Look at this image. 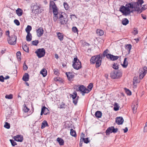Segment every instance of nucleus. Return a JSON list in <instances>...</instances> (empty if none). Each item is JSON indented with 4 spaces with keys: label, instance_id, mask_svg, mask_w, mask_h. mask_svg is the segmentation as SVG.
Returning <instances> with one entry per match:
<instances>
[{
    "label": "nucleus",
    "instance_id": "60",
    "mask_svg": "<svg viewBox=\"0 0 147 147\" xmlns=\"http://www.w3.org/2000/svg\"><path fill=\"white\" fill-rule=\"evenodd\" d=\"M142 9L143 10H144L147 9V4L143 5V6L142 7Z\"/></svg>",
    "mask_w": 147,
    "mask_h": 147
},
{
    "label": "nucleus",
    "instance_id": "55",
    "mask_svg": "<svg viewBox=\"0 0 147 147\" xmlns=\"http://www.w3.org/2000/svg\"><path fill=\"white\" fill-rule=\"evenodd\" d=\"M14 23L17 26H19L20 25V23L18 20H15L14 21Z\"/></svg>",
    "mask_w": 147,
    "mask_h": 147
},
{
    "label": "nucleus",
    "instance_id": "46",
    "mask_svg": "<svg viewBox=\"0 0 147 147\" xmlns=\"http://www.w3.org/2000/svg\"><path fill=\"white\" fill-rule=\"evenodd\" d=\"M5 98L8 99H11L13 98V94H10L9 95H6Z\"/></svg>",
    "mask_w": 147,
    "mask_h": 147
},
{
    "label": "nucleus",
    "instance_id": "26",
    "mask_svg": "<svg viewBox=\"0 0 147 147\" xmlns=\"http://www.w3.org/2000/svg\"><path fill=\"white\" fill-rule=\"evenodd\" d=\"M136 3V6H141L144 3L143 0H137V2H135Z\"/></svg>",
    "mask_w": 147,
    "mask_h": 147
},
{
    "label": "nucleus",
    "instance_id": "42",
    "mask_svg": "<svg viewBox=\"0 0 147 147\" xmlns=\"http://www.w3.org/2000/svg\"><path fill=\"white\" fill-rule=\"evenodd\" d=\"M32 44L34 46H37L39 43V41L38 40H36L32 42Z\"/></svg>",
    "mask_w": 147,
    "mask_h": 147
},
{
    "label": "nucleus",
    "instance_id": "3",
    "mask_svg": "<svg viewBox=\"0 0 147 147\" xmlns=\"http://www.w3.org/2000/svg\"><path fill=\"white\" fill-rule=\"evenodd\" d=\"M72 65L74 68L76 70H78L82 67L81 62L77 57L74 58Z\"/></svg>",
    "mask_w": 147,
    "mask_h": 147
},
{
    "label": "nucleus",
    "instance_id": "8",
    "mask_svg": "<svg viewBox=\"0 0 147 147\" xmlns=\"http://www.w3.org/2000/svg\"><path fill=\"white\" fill-rule=\"evenodd\" d=\"M43 11V9L41 8L40 6L38 5L37 4L33 7L32 11H34L35 14H39Z\"/></svg>",
    "mask_w": 147,
    "mask_h": 147
},
{
    "label": "nucleus",
    "instance_id": "16",
    "mask_svg": "<svg viewBox=\"0 0 147 147\" xmlns=\"http://www.w3.org/2000/svg\"><path fill=\"white\" fill-rule=\"evenodd\" d=\"M136 4L135 2L130 3L126 4L125 5V6H127L128 8L129 9L130 8L134 9V8H135L136 6Z\"/></svg>",
    "mask_w": 147,
    "mask_h": 147
},
{
    "label": "nucleus",
    "instance_id": "36",
    "mask_svg": "<svg viewBox=\"0 0 147 147\" xmlns=\"http://www.w3.org/2000/svg\"><path fill=\"white\" fill-rule=\"evenodd\" d=\"M23 50L26 52L28 53L29 51V47L26 45H24L22 47Z\"/></svg>",
    "mask_w": 147,
    "mask_h": 147
},
{
    "label": "nucleus",
    "instance_id": "45",
    "mask_svg": "<svg viewBox=\"0 0 147 147\" xmlns=\"http://www.w3.org/2000/svg\"><path fill=\"white\" fill-rule=\"evenodd\" d=\"M108 49H106L105 51L102 53L103 56L104 57H105L106 56L107 57V55L109 54H108Z\"/></svg>",
    "mask_w": 147,
    "mask_h": 147
},
{
    "label": "nucleus",
    "instance_id": "27",
    "mask_svg": "<svg viewBox=\"0 0 147 147\" xmlns=\"http://www.w3.org/2000/svg\"><path fill=\"white\" fill-rule=\"evenodd\" d=\"M57 34L59 39L60 41L62 40L63 38V36L62 34L60 32H57Z\"/></svg>",
    "mask_w": 147,
    "mask_h": 147
},
{
    "label": "nucleus",
    "instance_id": "40",
    "mask_svg": "<svg viewBox=\"0 0 147 147\" xmlns=\"http://www.w3.org/2000/svg\"><path fill=\"white\" fill-rule=\"evenodd\" d=\"M124 90L125 91L127 95H131V92L128 89L126 88H125Z\"/></svg>",
    "mask_w": 147,
    "mask_h": 147
},
{
    "label": "nucleus",
    "instance_id": "49",
    "mask_svg": "<svg viewBox=\"0 0 147 147\" xmlns=\"http://www.w3.org/2000/svg\"><path fill=\"white\" fill-rule=\"evenodd\" d=\"M72 31L74 33L78 32V30L76 27L73 26L72 28Z\"/></svg>",
    "mask_w": 147,
    "mask_h": 147
},
{
    "label": "nucleus",
    "instance_id": "22",
    "mask_svg": "<svg viewBox=\"0 0 147 147\" xmlns=\"http://www.w3.org/2000/svg\"><path fill=\"white\" fill-rule=\"evenodd\" d=\"M48 124L46 121H44L42 123L41 128L42 129L44 128L46 126H48Z\"/></svg>",
    "mask_w": 147,
    "mask_h": 147
},
{
    "label": "nucleus",
    "instance_id": "52",
    "mask_svg": "<svg viewBox=\"0 0 147 147\" xmlns=\"http://www.w3.org/2000/svg\"><path fill=\"white\" fill-rule=\"evenodd\" d=\"M93 86V84L92 83H90L88 86V89H89V90L90 91L92 90V88Z\"/></svg>",
    "mask_w": 147,
    "mask_h": 147
},
{
    "label": "nucleus",
    "instance_id": "64",
    "mask_svg": "<svg viewBox=\"0 0 147 147\" xmlns=\"http://www.w3.org/2000/svg\"><path fill=\"white\" fill-rule=\"evenodd\" d=\"M54 73L57 75H59V73L57 70H55L54 71Z\"/></svg>",
    "mask_w": 147,
    "mask_h": 147
},
{
    "label": "nucleus",
    "instance_id": "6",
    "mask_svg": "<svg viewBox=\"0 0 147 147\" xmlns=\"http://www.w3.org/2000/svg\"><path fill=\"white\" fill-rule=\"evenodd\" d=\"M17 37L14 34L9 36L7 38V41L9 44L11 45H15L16 43Z\"/></svg>",
    "mask_w": 147,
    "mask_h": 147
},
{
    "label": "nucleus",
    "instance_id": "29",
    "mask_svg": "<svg viewBox=\"0 0 147 147\" xmlns=\"http://www.w3.org/2000/svg\"><path fill=\"white\" fill-rule=\"evenodd\" d=\"M70 134L72 136L75 137H76L77 136L76 134L75 131L72 129H70Z\"/></svg>",
    "mask_w": 147,
    "mask_h": 147
},
{
    "label": "nucleus",
    "instance_id": "18",
    "mask_svg": "<svg viewBox=\"0 0 147 147\" xmlns=\"http://www.w3.org/2000/svg\"><path fill=\"white\" fill-rule=\"evenodd\" d=\"M29 79V76L27 73H25L22 77V80L25 82L28 81Z\"/></svg>",
    "mask_w": 147,
    "mask_h": 147
},
{
    "label": "nucleus",
    "instance_id": "24",
    "mask_svg": "<svg viewBox=\"0 0 147 147\" xmlns=\"http://www.w3.org/2000/svg\"><path fill=\"white\" fill-rule=\"evenodd\" d=\"M96 33L98 35L102 36L104 34V32L101 30L98 29L96 31Z\"/></svg>",
    "mask_w": 147,
    "mask_h": 147
},
{
    "label": "nucleus",
    "instance_id": "44",
    "mask_svg": "<svg viewBox=\"0 0 147 147\" xmlns=\"http://www.w3.org/2000/svg\"><path fill=\"white\" fill-rule=\"evenodd\" d=\"M56 6L55 2L53 1H50V7H52V8Z\"/></svg>",
    "mask_w": 147,
    "mask_h": 147
},
{
    "label": "nucleus",
    "instance_id": "57",
    "mask_svg": "<svg viewBox=\"0 0 147 147\" xmlns=\"http://www.w3.org/2000/svg\"><path fill=\"white\" fill-rule=\"evenodd\" d=\"M58 14H56V15H54L53 19L54 21L56 22L58 18Z\"/></svg>",
    "mask_w": 147,
    "mask_h": 147
},
{
    "label": "nucleus",
    "instance_id": "50",
    "mask_svg": "<svg viewBox=\"0 0 147 147\" xmlns=\"http://www.w3.org/2000/svg\"><path fill=\"white\" fill-rule=\"evenodd\" d=\"M46 109H45V110L44 111V114L45 115H47L48 113H49V110L46 107H45Z\"/></svg>",
    "mask_w": 147,
    "mask_h": 147
},
{
    "label": "nucleus",
    "instance_id": "62",
    "mask_svg": "<svg viewBox=\"0 0 147 147\" xmlns=\"http://www.w3.org/2000/svg\"><path fill=\"white\" fill-rule=\"evenodd\" d=\"M138 83L137 79V78H134L133 79V84L134 85L135 83Z\"/></svg>",
    "mask_w": 147,
    "mask_h": 147
},
{
    "label": "nucleus",
    "instance_id": "39",
    "mask_svg": "<svg viewBox=\"0 0 147 147\" xmlns=\"http://www.w3.org/2000/svg\"><path fill=\"white\" fill-rule=\"evenodd\" d=\"M21 54V52L20 51H18L16 53V56L18 61H20L21 60V58L20 57Z\"/></svg>",
    "mask_w": 147,
    "mask_h": 147
},
{
    "label": "nucleus",
    "instance_id": "4",
    "mask_svg": "<svg viewBox=\"0 0 147 147\" xmlns=\"http://www.w3.org/2000/svg\"><path fill=\"white\" fill-rule=\"evenodd\" d=\"M76 90L82 92V95L84 96L85 93H88L90 92L88 89L86 88L84 86L81 85L76 88Z\"/></svg>",
    "mask_w": 147,
    "mask_h": 147
},
{
    "label": "nucleus",
    "instance_id": "41",
    "mask_svg": "<svg viewBox=\"0 0 147 147\" xmlns=\"http://www.w3.org/2000/svg\"><path fill=\"white\" fill-rule=\"evenodd\" d=\"M63 5L65 9L66 10H68L69 9V7L68 4L67 3H64Z\"/></svg>",
    "mask_w": 147,
    "mask_h": 147
},
{
    "label": "nucleus",
    "instance_id": "35",
    "mask_svg": "<svg viewBox=\"0 0 147 147\" xmlns=\"http://www.w3.org/2000/svg\"><path fill=\"white\" fill-rule=\"evenodd\" d=\"M137 105H132V108L133 111V112L134 113H136V109L137 108Z\"/></svg>",
    "mask_w": 147,
    "mask_h": 147
},
{
    "label": "nucleus",
    "instance_id": "20",
    "mask_svg": "<svg viewBox=\"0 0 147 147\" xmlns=\"http://www.w3.org/2000/svg\"><path fill=\"white\" fill-rule=\"evenodd\" d=\"M40 73L42 75L43 77H45L47 75V70H46V69L43 68L41 71Z\"/></svg>",
    "mask_w": 147,
    "mask_h": 147
},
{
    "label": "nucleus",
    "instance_id": "34",
    "mask_svg": "<svg viewBox=\"0 0 147 147\" xmlns=\"http://www.w3.org/2000/svg\"><path fill=\"white\" fill-rule=\"evenodd\" d=\"M32 27L30 25H28L25 29L26 32L28 33H30V32L32 30Z\"/></svg>",
    "mask_w": 147,
    "mask_h": 147
},
{
    "label": "nucleus",
    "instance_id": "19",
    "mask_svg": "<svg viewBox=\"0 0 147 147\" xmlns=\"http://www.w3.org/2000/svg\"><path fill=\"white\" fill-rule=\"evenodd\" d=\"M16 14L19 16H22L23 13L22 10L20 8H18L16 10Z\"/></svg>",
    "mask_w": 147,
    "mask_h": 147
},
{
    "label": "nucleus",
    "instance_id": "33",
    "mask_svg": "<svg viewBox=\"0 0 147 147\" xmlns=\"http://www.w3.org/2000/svg\"><path fill=\"white\" fill-rule=\"evenodd\" d=\"M127 58H125L124 59V61L123 62V63L122 64V66L124 68H126L128 64V62L126 61Z\"/></svg>",
    "mask_w": 147,
    "mask_h": 147
},
{
    "label": "nucleus",
    "instance_id": "14",
    "mask_svg": "<svg viewBox=\"0 0 147 147\" xmlns=\"http://www.w3.org/2000/svg\"><path fill=\"white\" fill-rule=\"evenodd\" d=\"M37 35L38 37H41L43 34V30L42 27H40L36 30Z\"/></svg>",
    "mask_w": 147,
    "mask_h": 147
},
{
    "label": "nucleus",
    "instance_id": "7",
    "mask_svg": "<svg viewBox=\"0 0 147 147\" xmlns=\"http://www.w3.org/2000/svg\"><path fill=\"white\" fill-rule=\"evenodd\" d=\"M39 58L44 57L45 54V50L44 48L39 49L35 52Z\"/></svg>",
    "mask_w": 147,
    "mask_h": 147
},
{
    "label": "nucleus",
    "instance_id": "32",
    "mask_svg": "<svg viewBox=\"0 0 147 147\" xmlns=\"http://www.w3.org/2000/svg\"><path fill=\"white\" fill-rule=\"evenodd\" d=\"M119 106L118 105V104L117 102L114 103V110L115 111H117L119 110Z\"/></svg>",
    "mask_w": 147,
    "mask_h": 147
},
{
    "label": "nucleus",
    "instance_id": "5",
    "mask_svg": "<svg viewBox=\"0 0 147 147\" xmlns=\"http://www.w3.org/2000/svg\"><path fill=\"white\" fill-rule=\"evenodd\" d=\"M70 97L72 98L73 102L74 104L76 105H77L78 100L79 98V96H77V93L76 92L74 91L73 94H70Z\"/></svg>",
    "mask_w": 147,
    "mask_h": 147
},
{
    "label": "nucleus",
    "instance_id": "17",
    "mask_svg": "<svg viewBox=\"0 0 147 147\" xmlns=\"http://www.w3.org/2000/svg\"><path fill=\"white\" fill-rule=\"evenodd\" d=\"M13 138L15 141L20 142H22L23 139V137L20 135L14 136Z\"/></svg>",
    "mask_w": 147,
    "mask_h": 147
},
{
    "label": "nucleus",
    "instance_id": "54",
    "mask_svg": "<svg viewBox=\"0 0 147 147\" xmlns=\"http://www.w3.org/2000/svg\"><path fill=\"white\" fill-rule=\"evenodd\" d=\"M147 71V67L146 66L143 67V71H142V72H144L145 74L146 73Z\"/></svg>",
    "mask_w": 147,
    "mask_h": 147
},
{
    "label": "nucleus",
    "instance_id": "37",
    "mask_svg": "<svg viewBox=\"0 0 147 147\" xmlns=\"http://www.w3.org/2000/svg\"><path fill=\"white\" fill-rule=\"evenodd\" d=\"M119 65L117 63H114V64L112 65V67L114 69H118L119 67Z\"/></svg>",
    "mask_w": 147,
    "mask_h": 147
},
{
    "label": "nucleus",
    "instance_id": "12",
    "mask_svg": "<svg viewBox=\"0 0 147 147\" xmlns=\"http://www.w3.org/2000/svg\"><path fill=\"white\" fill-rule=\"evenodd\" d=\"M66 74L67 77L68 79L71 82L73 80V79L74 77V75L70 72L66 73Z\"/></svg>",
    "mask_w": 147,
    "mask_h": 147
},
{
    "label": "nucleus",
    "instance_id": "28",
    "mask_svg": "<svg viewBox=\"0 0 147 147\" xmlns=\"http://www.w3.org/2000/svg\"><path fill=\"white\" fill-rule=\"evenodd\" d=\"M138 6H136L135 7V8H134V11H136L137 12V13H141L143 11L142 9V8L140 9V7H138Z\"/></svg>",
    "mask_w": 147,
    "mask_h": 147
},
{
    "label": "nucleus",
    "instance_id": "25",
    "mask_svg": "<svg viewBox=\"0 0 147 147\" xmlns=\"http://www.w3.org/2000/svg\"><path fill=\"white\" fill-rule=\"evenodd\" d=\"M102 113L100 111H97L95 112V116L98 118H100L101 117Z\"/></svg>",
    "mask_w": 147,
    "mask_h": 147
},
{
    "label": "nucleus",
    "instance_id": "53",
    "mask_svg": "<svg viewBox=\"0 0 147 147\" xmlns=\"http://www.w3.org/2000/svg\"><path fill=\"white\" fill-rule=\"evenodd\" d=\"M82 140L83 141H84V142L85 143L87 144L89 142V141L88 140V138H83Z\"/></svg>",
    "mask_w": 147,
    "mask_h": 147
},
{
    "label": "nucleus",
    "instance_id": "61",
    "mask_svg": "<svg viewBox=\"0 0 147 147\" xmlns=\"http://www.w3.org/2000/svg\"><path fill=\"white\" fill-rule=\"evenodd\" d=\"M138 31L136 28H134V31L133 33L134 35H136L138 33Z\"/></svg>",
    "mask_w": 147,
    "mask_h": 147
},
{
    "label": "nucleus",
    "instance_id": "1",
    "mask_svg": "<svg viewBox=\"0 0 147 147\" xmlns=\"http://www.w3.org/2000/svg\"><path fill=\"white\" fill-rule=\"evenodd\" d=\"M102 58L100 55H97L92 57L90 59L91 64H94L96 63V68H98L101 63Z\"/></svg>",
    "mask_w": 147,
    "mask_h": 147
},
{
    "label": "nucleus",
    "instance_id": "59",
    "mask_svg": "<svg viewBox=\"0 0 147 147\" xmlns=\"http://www.w3.org/2000/svg\"><path fill=\"white\" fill-rule=\"evenodd\" d=\"M146 74L144 72H142V73L140 75V79H142L145 76Z\"/></svg>",
    "mask_w": 147,
    "mask_h": 147
},
{
    "label": "nucleus",
    "instance_id": "31",
    "mask_svg": "<svg viewBox=\"0 0 147 147\" xmlns=\"http://www.w3.org/2000/svg\"><path fill=\"white\" fill-rule=\"evenodd\" d=\"M53 9V12L54 15H56V14H58V11L57 7L56 6L53 7L52 8Z\"/></svg>",
    "mask_w": 147,
    "mask_h": 147
},
{
    "label": "nucleus",
    "instance_id": "47",
    "mask_svg": "<svg viewBox=\"0 0 147 147\" xmlns=\"http://www.w3.org/2000/svg\"><path fill=\"white\" fill-rule=\"evenodd\" d=\"M9 141H10L12 146H14L17 144L16 142H15L12 139H10Z\"/></svg>",
    "mask_w": 147,
    "mask_h": 147
},
{
    "label": "nucleus",
    "instance_id": "21",
    "mask_svg": "<svg viewBox=\"0 0 147 147\" xmlns=\"http://www.w3.org/2000/svg\"><path fill=\"white\" fill-rule=\"evenodd\" d=\"M57 141L59 143L61 146L63 145L64 144V141L61 138H58L57 139Z\"/></svg>",
    "mask_w": 147,
    "mask_h": 147
},
{
    "label": "nucleus",
    "instance_id": "10",
    "mask_svg": "<svg viewBox=\"0 0 147 147\" xmlns=\"http://www.w3.org/2000/svg\"><path fill=\"white\" fill-rule=\"evenodd\" d=\"M118 130L117 128H115L114 126H111L109 127L105 131L106 135H109L110 133H116Z\"/></svg>",
    "mask_w": 147,
    "mask_h": 147
},
{
    "label": "nucleus",
    "instance_id": "56",
    "mask_svg": "<svg viewBox=\"0 0 147 147\" xmlns=\"http://www.w3.org/2000/svg\"><path fill=\"white\" fill-rule=\"evenodd\" d=\"M46 109V108L45 107V106H44L42 107V108L41 110V112L40 113V115H42L44 113V111L45 110V109Z\"/></svg>",
    "mask_w": 147,
    "mask_h": 147
},
{
    "label": "nucleus",
    "instance_id": "63",
    "mask_svg": "<svg viewBox=\"0 0 147 147\" xmlns=\"http://www.w3.org/2000/svg\"><path fill=\"white\" fill-rule=\"evenodd\" d=\"M0 81H1V82H4V77L2 76H0Z\"/></svg>",
    "mask_w": 147,
    "mask_h": 147
},
{
    "label": "nucleus",
    "instance_id": "23",
    "mask_svg": "<svg viewBox=\"0 0 147 147\" xmlns=\"http://www.w3.org/2000/svg\"><path fill=\"white\" fill-rule=\"evenodd\" d=\"M32 36L31 34L30 33H27L26 36V40L28 42L32 40Z\"/></svg>",
    "mask_w": 147,
    "mask_h": 147
},
{
    "label": "nucleus",
    "instance_id": "13",
    "mask_svg": "<svg viewBox=\"0 0 147 147\" xmlns=\"http://www.w3.org/2000/svg\"><path fill=\"white\" fill-rule=\"evenodd\" d=\"M119 58V56H114L111 54H108L107 56V58L110 59L112 61H115L117 59Z\"/></svg>",
    "mask_w": 147,
    "mask_h": 147
},
{
    "label": "nucleus",
    "instance_id": "11",
    "mask_svg": "<svg viewBox=\"0 0 147 147\" xmlns=\"http://www.w3.org/2000/svg\"><path fill=\"white\" fill-rule=\"evenodd\" d=\"M59 15L60 23L61 24H66L68 21V19L67 18H65L63 15L61 14H59Z\"/></svg>",
    "mask_w": 147,
    "mask_h": 147
},
{
    "label": "nucleus",
    "instance_id": "43",
    "mask_svg": "<svg viewBox=\"0 0 147 147\" xmlns=\"http://www.w3.org/2000/svg\"><path fill=\"white\" fill-rule=\"evenodd\" d=\"M4 127L7 129H9L10 128V125L9 123L6 122L5 123V124L4 125Z\"/></svg>",
    "mask_w": 147,
    "mask_h": 147
},
{
    "label": "nucleus",
    "instance_id": "48",
    "mask_svg": "<svg viewBox=\"0 0 147 147\" xmlns=\"http://www.w3.org/2000/svg\"><path fill=\"white\" fill-rule=\"evenodd\" d=\"M28 68V67L27 65H26L25 61L24 62L23 64V69L24 70H26Z\"/></svg>",
    "mask_w": 147,
    "mask_h": 147
},
{
    "label": "nucleus",
    "instance_id": "2",
    "mask_svg": "<svg viewBox=\"0 0 147 147\" xmlns=\"http://www.w3.org/2000/svg\"><path fill=\"white\" fill-rule=\"evenodd\" d=\"M122 76V71L121 70H113L110 73V76L113 79H117Z\"/></svg>",
    "mask_w": 147,
    "mask_h": 147
},
{
    "label": "nucleus",
    "instance_id": "15",
    "mask_svg": "<svg viewBox=\"0 0 147 147\" xmlns=\"http://www.w3.org/2000/svg\"><path fill=\"white\" fill-rule=\"evenodd\" d=\"M124 121L123 117H117L116 119L115 122L119 125L122 124Z\"/></svg>",
    "mask_w": 147,
    "mask_h": 147
},
{
    "label": "nucleus",
    "instance_id": "30",
    "mask_svg": "<svg viewBox=\"0 0 147 147\" xmlns=\"http://www.w3.org/2000/svg\"><path fill=\"white\" fill-rule=\"evenodd\" d=\"M122 22L123 25L125 26L128 24L129 21L127 18H125L123 19Z\"/></svg>",
    "mask_w": 147,
    "mask_h": 147
},
{
    "label": "nucleus",
    "instance_id": "38",
    "mask_svg": "<svg viewBox=\"0 0 147 147\" xmlns=\"http://www.w3.org/2000/svg\"><path fill=\"white\" fill-rule=\"evenodd\" d=\"M125 48L129 53L131 48V45L130 44H127L126 45Z\"/></svg>",
    "mask_w": 147,
    "mask_h": 147
},
{
    "label": "nucleus",
    "instance_id": "9",
    "mask_svg": "<svg viewBox=\"0 0 147 147\" xmlns=\"http://www.w3.org/2000/svg\"><path fill=\"white\" fill-rule=\"evenodd\" d=\"M119 11L123 15L126 16L127 15L128 12L129 11V8L127 6L122 5L120 7Z\"/></svg>",
    "mask_w": 147,
    "mask_h": 147
},
{
    "label": "nucleus",
    "instance_id": "51",
    "mask_svg": "<svg viewBox=\"0 0 147 147\" xmlns=\"http://www.w3.org/2000/svg\"><path fill=\"white\" fill-rule=\"evenodd\" d=\"M24 112L25 113L28 112L30 110L29 109H28L26 106V105H25L24 107Z\"/></svg>",
    "mask_w": 147,
    "mask_h": 147
},
{
    "label": "nucleus",
    "instance_id": "58",
    "mask_svg": "<svg viewBox=\"0 0 147 147\" xmlns=\"http://www.w3.org/2000/svg\"><path fill=\"white\" fill-rule=\"evenodd\" d=\"M65 105V104L64 103L62 102L61 104L60 105L59 108L60 109H64L65 107H64Z\"/></svg>",
    "mask_w": 147,
    "mask_h": 147
}]
</instances>
